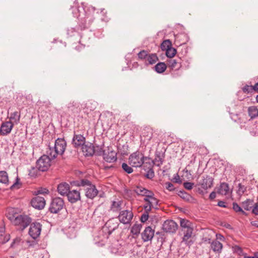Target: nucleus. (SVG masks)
Here are the masks:
<instances>
[{"mask_svg":"<svg viewBox=\"0 0 258 258\" xmlns=\"http://www.w3.org/2000/svg\"><path fill=\"white\" fill-rule=\"evenodd\" d=\"M75 6L71 7L72 13L75 17L78 19V29L83 30L88 28L93 22L95 9L90 7L86 10L83 7L77 6L76 3Z\"/></svg>","mask_w":258,"mask_h":258,"instance_id":"obj_1","label":"nucleus"},{"mask_svg":"<svg viewBox=\"0 0 258 258\" xmlns=\"http://www.w3.org/2000/svg\"><path fill=\"white\" fill-rule=\"evenodd\" d=\"M6 216L13 224L22 230L27 227L32 222L31 218L28 215L20 214L19 210L14 208L7 209Z\"/></svg>","mask_w":258,"mask_h":258,"instance_id":"obj_2","label":"nucleus"},{"mask_svg":"<svg viewBox=\"0 0 258 258\" xmlns=\"http://www.w3.org/2000/svg\"><path fill=\"white\" fill-rule=\"evenodd\" d=\"M67 143L64 139L62 138H57L53 146L48 145L46 153L49 155L52 159H55L57 155H62L66 150Z\"/></svg>","mask_w":258,"mask_h":258,"instance_id":"obj_3","label":"nucleus"},{"mask_svg":"<svg viewBox=\"0 0 258 258\" xmlns=\"http://www.w3.org/2000/svg\"><path fill=\"white\" fill-rule=\"evenodd\" d=\"M118 224L116 220L114 219L109 220L100 231V234L102 233L103 236V238H102L101 240L103 241L104 239H108L109 236L118 227Z\"/></svg>","mask_w":258,"mask_h":258,"instance_id":"obj_4","label":"nucleus"},{"mask_svg":"<svg viewBox=\"0 0 258 258\" xmlns=\"http://www.w3.org/2000/svg\"><path fill=\"white\" fill-rule=\"evenodd\" d=\"M147 159L143 153L137 151L132 153L129 157L128 162L129 164L135 167H140L144 163L145 160Z\"/></svg>","mask_w":258,"mask_h":258,"instance_id":"obj_5","label":"nucleus"},{"mask_svg":"<svg viewBox=\"0 0 258 258\" xmlns=\"http://www.w3.org/2000/svg\"><path fill=\"white\" fill-rule=\"evenodd\" d=\"M72 185H77L85 190L86 194H98V190L95 186L87 179H82L80 181H74L72 182Z\"/></svg>","mask_w":258,"mask_h":258,"instance_id":"obj_6","label":"nucleus"},{"mask_svg":"<svg viewBox=\"0 0 258 258\" xmlns=\"http://www.w3.org/2000/svg\"><path fill=\"white\" fill-rule=\"evenodd\" d=\"M51 159H52L47 154L42 155L37 161V168L41 171H47L50 167Z\"/></svg>","mask_w":258,"mask_h":258,"instance_id":"obj_7","label":"nucleus"},{"mask_svg":"<svg viewBox=\"0 0 258 258\" xmlns=\"http://www.w3.org/2000/svg\"><path fill=\"white\" fill-rule=\"evenodd\" d=\"M64 207L63 200L60 198H53L50 203L49 211L51 213H58Z\"/></svg>","mask_w":258,"mask_h":258,"instance_id":"obj_8","label":"nucleus"},{"mask_svg":"<svg viewBox=\"0 0 258 258\" xmlns=\"http://www.w3.org/2000/svg\"><path fill=\"white\" fill-rule=\"evenodd\" d=\"M74 186H77V185H72L71 182L70 186L66 182H62L57 185V191L58 194H80V190L73 188Z\"/></svg>","mask_w":258,"mask_h":258,"instance_id":"obj_9","label":"nucleus"},{"mask_svg":"<svg viewBox=\"0 0 258 258\" xmlns=\"http://www.w3.org/2000/svg\"><path fill=\"white\" fill-rule=\"evenodd\" d=\"M133 218V213L132 211L129 210H123L120 212L118 215L119 221L124 224H129Z\"/></svg>","mask_w":258,"mask_h":258,"instance_id":"obj_10","label":"nucleus"},{"mask_svg":"<svg viewBox=\"0 0 258 258\" xmlns=\"http://www.w3.org/2000/svg\"><path fill=\"white\" fill-rule=\"evenodd\" d=\"M214 179L209 175H203L202 179L198 182V185L204 189H207L212 187Z\"/></svg>","mask_w":258,"mask_h":258,"instance_id":"obj_11","label":"nucleus"},{"mask_svg":"<svg viewBox=\"0 0 258 258\" xmlns=\"http://www.w3.org/2000/svg\"><path fill=\"white\" fill-rule=\"evenodd\" d=\"M178 228V225L173 220L165 221L162 226L163 230L168 233H175Z\"/></svg>","mask_w":258,"mask_h":258,"instance_id":"obj_12","label":"nucleus"},{"mask_svg":"<svg viewBox=\"0 0 258 258\" xmlns=\"http://www.w3.org/2000/svg\"><path fill=\"white\" fill-rule=\"evenodd\" d=\"M41 225L38 222L33 223L30 225L29 234L33 239H36L40 234Z\"/></svg>","mask_w":258,"mask_h":258,"instance_id":"obj_13","label":"nucleus"},{"mask_svg":"<svg viewBox=\"0 0 258 258\" xmlns=\"http://www.w3.org/2000/svg\"><path fill=\"white\" fill-rule=\"evenodd\" d=\"M31 205L36 209L42 210L45 207V201L43 197H36L31 200Z\"/></svg>","mask_w":258,"mask_h":258,"instance_id":"obj_14","label":"nucleus"},{"mask_svg":"<svg viewBox=\"0 0 258 258\" xmlns=\"http://www.w3.org/2000/svg\"><path fill=\"white\" fill-rule=\"evenodd\" d=\"M146 197L144 199L145 201L147 202V204L144 206L150 207V210L151 208H154L156 209H158V205L159 200L153 197L154 195H146Z\"/></svg>","mask_w":258,"mask_h":258,"instance_id":"obj_15","label":"nucleus"},{"mask_svg":"<svg viewBox=\"0 0 258 258\" xmlns=\"http://www.w3.org/2000/svg\"><path fill=\"white\" fill-rule=\"evenodd\" d=\"M116 155L117 154L115 151L108 148L103 152V159L107 162L113 163L117 160Z\"/></svg>","mask_w":258,"mask_h":258,"instance_id":"obj_16","label":"nucleus"},{"mask_svg":"<svg viewBox=\"0 0 258 258\" xmlns=\"http://www.w3.org/2000/svg\"><path fill=\"white\" fill-rule=\"evenodd\" d=\"M255 91H258V83H256L254 86L245 85L244 86L241 88V91H239L237 92V95L238 96V99L240 100H243V98L239 96V95L242 93V92L249 94L252 93Z\"/></svg>","mask_w":258,"mask_h":258,"instance_id":"obj_17","label":"nucleus"},{"mask_svg":"<svg viewBox=\"0 0 258 258\" xmlns=\"http://www.w3.org/2000/svg\"><path fill=\"white\" fill-rule=\"evenodd\" d=\"M14 126V123L10 121L3 122L0 128V134L3 136L8 135L11 132Z\"/></svg>","mask_w":258,"mask_h":258,"instance_id":"obj_18","label":"nucleus"},{"mask_svg":"<svg viewBox=\"0 0 258 258\" xmlns=\"http://www.w3.org/2000/svg\"><path fill=\"white\" fill-rule=\"evenodd\" d=\"M85 143L86 139L83 135L74 134L72 140V144L75 148L82 147Z\"/></svg>","mask_w":258,"mask_h":258,"instance_id":"obj_19","label":"nucleus"},{"mask_svg":"<svg viewBox=\"0 0 258 258\" xmlns=\"http://www.w3.org/2000/svg\"><path fill=\"white\" fill-rule=\"evenodd\" d=\"M82 150L85 156H92L95 152V146L90 143H85L82 146Z\"/></svg>","mask_w":258,"mask_h":258,"instance_id":"obj_20","label":"nucleus"},{"mask_svg":"<svg viewBox=\"0 0 258 258\" xmlns=\"http://www.w3.org/2000/svg\"><path fill=\"white\" fill-rule=\"evenodd\" d=\"M154 235V230L150 227H146L142 233V238L145 242L151 240Z\"/></svg>","mask_w":258,"mask_h":258,"instance_id":"obj_21","label":"nucleus"},{"mask_svg":"<svg viewBox=\"0 0 258 258\" xmlns=\"http://www.w3.org/2000/svg\"><path fill=\"white\" fill-rule=\"evenodd\" d=\"M230 188L228 183L221 182L219 186H217L214 190L210 194H229Z\"/></svg>","mask_w":258,"mask_h":258,"instance_id":"obj_22","label":"nucleus"},{"mask_svg":"<svg viewBox=\"0 0 258 258\" xmlns=\"http://www.w3.org/2000/svg\"><path fill=\"white\" fill-rule=\"evenodd\" d=\"M123 201L120 199H114L111 202L110 210L113 212H118L121 209Z\"/></svg>","mask_w":258,"mask_h":258,"instance_id":"obj_23","label":"nucleus"},{"mask_svg":"<svg viewBox=\"0 0 258 258\" xmlns=\"http://www.w3.org/2000/svg\"><path fill=\"white\" fill-rule=\"evenodd\" d=\"M67 107L68 110L73 114H78L80 111L79 103L75 101H71Z\"/></svg>","mask_w":258,"mask_h":258,"instance_id":"obj_24","label":"nucleus"},{"mask_svg":"<svg viewBox=\"0 0 258 258\" xmlns=\"http://www.w3.org/2000/svg\"><path fill=\"white\" fill-rule=\"evenodd\" d=\"M153 138V132L151 130L148 128L144 130L142 133V140L146 144H149Z\"/></svg>","mask_w":258,"mask_h":258,"instance_id":"obj_25","label":"nucleus"},{"mask_svg":"<svg viewBox=\"0 0 258 258\" xmlns=\"http://www.w3.org/2000/svg\"><path fill=\"white\" fill-rule=\"evenodd\" d=\"M21 113L20 111H15L12 112L10 114L9 117L10 121L12 122L14 124H18L20 120Z\"/></svg>","mask_w":258,"mask_h":258,"instance_id":"obj_26","label":"nucleus"},{"mask_svg":"<svg viewBox=\"0 0 258 258\" xmlns=\"http://www.w3.org/2000/svg\"><path fill=\"white\" fill-rule=\"evenodd\" d=\"M211 249L216 253H220L223 248L222 244L219 241L215 240L211 243Z\"/></svg>","mask_w":258,"mask_h":258,"instance_id":"obj_27","label":"nucleus"},{"mask_svg":"<svg viewBox=\"0 0 258 258\" xmlns=\"http://www.w3.org/2000/svg\"><path fill=\"white\" fill-rule=\"evenodd\" d=\"M180 198L185 202L189 203H197L198 199L196 195H179Z\"/></svg>","mask_w":258,"mask_h":258,"instance_id":"obj_28","label":"nucleus"},{"mask_svg":"<svg viewBox=\"0 0 258 258\" xmlns=\"http://www.w3.org/2000/svg\"><path fill=\"white\" fill-rule=\"evenodd\" d=\"M10 239V234L5 233V228L4 227H0V243L4 244Z\"/></svg>","mask_w":258,"mask_h":258,"instance_id":"obj_29","label":"nucleus"},{"mask_svg":"<svg viewBox=\"0 0 258 258\" xmlns=\"http://www.w3.org/2000/svg\"><path fill=\"white\" fill-rule=\"evenodd\" d=\"M193 228L192 227H189L185 229H182L183 232L182 241L186 243L188 240L191 237L192 233Z\"/></svg>","mask_w":258,"mask_h":258,"instance_id":"obj_30","label":"nucleus"},{"mask_svg":"<svg viewBox=\"0 0 258 258\" xmlns=\"http://www.w3.org/2000/svg\"><path fill=\"white\" fill-rule=\"evenodd\" d=\"M168 67L172 70L177 71L181 67L180 62L175 59H170L168 61Z\"/></svg>","mask_w":258,"mask_h":258,"instance_id":"obj_31","label":"nucleus"},{"mask_svg":"<svg viewBox=\"0 0 258 258\" xmlns=\"http://www.w3.org/2000/svg\"><path fill=\"white\" fill-rule=\"evenodd\" d=\"M167 68L166 64L163 62H158L154 67L155 71L159 74L165 72Z\"/></svg>","mask_w":258,"mask_h":258,"instance_id":"obj_32","label":"nucleus"},{"mask_svg":"<svg viewBox=\"0 0 258 258\" xmlns=\"http://www.w3.org/2000/svg\"><path fill=\"white\" fill-rule=\"evenodd\" d=\"M0 183L9 184L8 174L6 171H0Z\"/></svg>","mask_w":258,"mask_h":258,"instance_id":"obj_33","label":"nucleus"},{"mask_svg":"<svg viewBox=\"0 0 258 258\" xmlns=\"http://www.w3.org/2000/svg\"><path fill=\"white\" fill-rule=\"evenodd\" d=\"M248 112L251 119L254 118L258 116V109L256 106L249 107Z\"/></svg>","mask_w":258,"mask_h":258,"instance_id":"obj_34","label":"nucleus"},{"mask_svg":"<svg viewBox=\"0 0 258 258\" xmlns=\"http://www.w3.org/2000/svg\"><path fill=\"white\" fill-rule=\"evenodd\" d=\"M145 212L142 215L140 220L142 222L144 223L147 221L149 218V212L151 211L150 207L144 206Z\"/></svg>","mask_w":258,"mask_h":258,"instance_id":"obj_35","label":"nucleus"},{"mask_svg":"<svg viewBox=\"0 0 258 258\" xmlns=\"http://www.w3.org/2000/svg\"><path fill=\"white\" fill-rule=\"evenodd\" d=\"M158 60V58L157 55L155 53L149 54L147 59L148 63L150 64H153L156 63Z\"/></svg>","mask_w":258,"mask_h":258,"instance_id":"obj_36","label":"nucleus"},{"mask_svg":"<svg viewBox=\"0 0 258 258\" xmlns=\"http://www.w3.org/2000/svg\"><path fill=\"white\" fill-rule=\"evenodd\" d=\"M69 202L72 203H76L77 201L80 200V195H66Z\"/></svg>","mask_w":258,"mask_h":258,"instance_id":"obj_37","label":"nucleus"},{"mask_svg":"<svg viewBox=\"0 0 258 258\" xmlns=\"http://www.w3.org/2000/svg\"><path fill=\"white\" fill-rule=\"evenodd\" d=\"M97 106V102L93 100H89L86 103V107L90 111L95 109Z\"/></svg>","mask_w":258,"mask_h":258,"instance_id":"obj_38","label":"nucleus"},{"mask_svg":"<svg viewBox=\"0 0 258 258\" xmlns=\"http://www.w3.org/2000/svg\"><path fill=\"white\" fill-rule=\"evenodd\" d=\"M176 53V50L174 48L171 46L169 48L166 50V55L169 58H172Z\"/></svg>","mask_w":258,"mask_h":258,"instance_id":"obj_39","label":"nucleus"},{"mask_svg":"<svg viewBox=\"0 0 258 258\" xmlns=\"http://www.w3.org/2000/svg\"><path fill=\"white\" fill-rule=\"evenodd\" d=\"M172 46L171 42L169 40H165L163 41L161 44V49L163 51H166L167 49Z\"/></svg>","mask_w":258,"mask_h":258,"instance_id":"obj_40","label":"nucleus"},{"mask_svg":"<svg viewBox=\"0 0 258 258\" xmlns=\"http://www.w3.org/2000/svg\"><path fill=\"white\" fill-rule=\"evenodd\" d=\"M180 226L182 229L192 227L191 223L186 219H182L180 220Z\"/></svg>","mask_w":258,"mask_h":258,"instance_id":"obj_41","label":"nucleus"},{"mask_svg":"<svg viewBox=\"0 0 258 258\" xmlns=\"http://www.w3.org/2000/svg\"><path fill=\"white\" fill-rule=\"evenodd\" d=\"M135 194H138L141 192H143V194H152V192L146 189L144 187L142 186H137L136 188L134 189Z\"/></svg>","mask_w":258,"mask_h":258,"instance_id":"obj_42","label":"nucleus"},{"mask_svg":"<svg viewBox=\"0 0 258 258\" xmlns=\"http://www.w3.org/2000/svg\"><path fill=\"white\" fill-rule=\"evenodd\" d=\"M142 226L140 224L134 225L131 229V232L134 235H138L140 233Z\"/></svg>","mask_w":258,"mask_h":258,"instance_id":"obj_43","label":"nucleus"},{"mask_svg":"<svg viewBox=\"0 0 258 258\" xmlns=\"http://www.w3.org/2000/svg\"><path fill=\"white\" fill-rule=\"evenodd\" d=\"M21 183L20 182V178L17 176L15 182L10 186L11 189H19L21 187Z\"/></svg>","mask_w":258,"mask_h":258,"instance_id":"obj_44","label":"nucleus"},{"mask_svg":"<svg viewBox=\"0 0 258 258\" xmlns=\"http://www.w3.org/2000/svg\"><path fill=\"white\" fill-rule=\"evenodd\" d=\"M149 54H148V52L146 50H142L138 54V57L141 59H145L147 60V59L148 58V55Z\"/></svg>","mask_w":258,"mask_h":258,"instance_id":"obj_45","label":"nucleus"},{"mask_svg":"<svg viewBox=\"0 0 258 258\" xmlns=\"http://www.w3.org/2000/svg\"><path fill=\"white\" fill-rule=\"evenodd\" d=\"M121 166L123 170L128 174L133 172V169L132 168L129 166L126 163H123Z\"/></svg>","mask_w":258,"mask_h":258,"instance_id":"obj_46","label":"nucleus"},{"mask_svg":"<svg viewBox=\"0 0 258 258\" xmlns=\"http://www.w3.org/2000/svg\"><path fill=\"white\" fill-rule=\"evenodd\" d=\"M233 209L236 212H241L242 214H245V212L242 209V208L236 203H233Z\"/></svg>","mask_w":258,"mask_h":258,"instance_id":"obj_47","label":"nucleus"},{"mask_svg":"<svg viewBox=\"0 0 258 258\" xmlns=\"http://www.w3.org/2000/svg\"><path fill=\"white\" fill-rule=\"evenodd\" d=\"M246 187L244 185H242V183H239L237 186V194H243L246 191Z\"/></svg>","mask_w":258,"mask_h":258,"instance_id":"obj_48","label":"nucleus"},{"mask_svg":"<svg viewBox=\"0 0 258 258\" xmlns=\"http://www.w3.org/2000/svg\"><path fill=\"white\" fill-rule=\"evenodd\" d=\"M163 162V159L160 156H157L155 159V164L159 167Z\"/></svg>","mask_w":258,"mask_h":258,"instance_id":"obj_49","label":"nucleus"},{"mask_svg":"<svg viewBox=\"0 0 258 258\" xmlns=\"http://www.w3.org/2000/svg\"><path fill=\"white\" fill-rule=\"evenodd\" d=\"M155 174L154 171L152 168H150L148 171L147 172L145 176L147 178L152 179L154 177Z\"/></svg>","mask_w":258,"mask_h":258,"instance_id":"obj_50","label":"nucleus"},{"mask_svg":"<svg viewBox=\"0 0 258 258\" xmlns=\"http://www.w3.org/2000/svg\"><path fill=\"white\" fill-rule=\"evenodd\" d=\"M49 190L45 188L39 187L38 189L34 191L33 194H49Z\"/></svg>","mask_w":258,"mask_h":258,"instance_id":"obj_51","label":"nucleus"},{"mask_svg":"<svg viewBox=\"0 0 258 258\" xmlns=\"http://www.w3.org/2000/svg\"><path fill=\"white\" fill-rule=\"evenodd\" d=\"M250 133L253 136H255L256 135L257 132V125L255 124H253L250 126Z\"/></svg>","mask_w":258,"mask_h":258,"instance_id":"obj_52","label":"nucleus"},{"mask_svg":"<svg viewBox=\"0 0 258 258\" xmlns=\"http://www.w3.org/2000/svg\"><path fill=\"white\" fill-rule=\"evenodd\" d=\"M95 152L94 154H95L96 155L100 156L103 155V152L105 150H103L102 148L101 147H100L99 146H97L95 147Z\"/></svg>","mask_w":258,"mask_h":258,"instance_id":"obj_53","label":"nucleus"},{"mask_svg":"<svg viewBox=\"0 0 258 258\" xmlns=\"http://www.w3.org/2000/svg\"><path fill=\"white\" fill-rule=\"evenodd\" d=\"M172 180L174 183H178V184H180L182 183V180L181 179V178H180V176H179V175L177 173L173 175Z\"/></svg>","mask_w":258,"mask_h":258,"instance_id":"obj_54","label":"nucleus"},{"mask_svg":"<svg viewBox=\"0 0 258 258\" xmlns=\"http://www.w3.org/2000/svg\"><path fill=\"white\" fill-rule=\"evenodd\" d=\"M183 187L187 190L191 189L194 185V183L190 182H184L183 184Z\"/></svg>","mask_w":258,"mask_h":258,"instance_id":"obj_55","label":"nucleus"},{"mask_svg":"<svg viewBox=\"0 0 258 258\" xmlns=\"http://www.w3.org/2000/svg\"><path fill=\"white\" fill-rule=\"evenodd\" d=\"M21 239L19 237H17L13 240V242L11 245V247H14L18 245L21 242Z\"/></svg>","mask_w":258,"mask_h":258,"instance_id":"obj_56","label":"nucleus"},{"mask_svg":"<svg viewBox=\"0 0 258 258\" xmlns=\"http://www.w3.org/2000/svg\"><path fill=\"white\" fill-rule=\"evenodd\" d=\"M165 187L166 189H167L169 191H172L174 190V187L173 184L171 182H168L165 183Z\"/></svg>","mask_w":258,"mask_h":258,"instance_id":"obj_57","label":"nucleus"},{"mask_svg":"<svg viewBox=\"0 0 258 258\" xmlns=\"http://www.w3.org/2000/svg\"><path fill=\"white\" fill-rule=\"evenodd\" d=\"M250 202L249 201H248L243 203V207L245 210H249L251 208L252 204H250V206L249 205V204H247L248 203Z\"/></svg>","mask_w":258,"mask_h":258,"instance_id":"obj_58","label":"nucleus"},{"mask_svg":"<svg viewBox=\"0 0 258 258\" xmlns=\"http://www.w3.org/2000/svg\"><path fill=\"white\" fill-rule=\"evenodd\" d=\"M77 31L75 28H71L68 30V34L70 36L74 35V33Z\"/></svg>","mask_w":258,"mask_h":258,"instance_id":"obj_59","label":"nucleus"},{"mask_svg":"<svg viewBox=\"0 0 258 258\" xmlns=\"http://www.w3.org/2000/svg\"><path fill=\"white\" fill-rule=\"evenodd\" d=\"M252 213L255 215H258V203H255L254 208L252 210Z\"/></svg>","mask_w":258,"mask_h":258,"instance_id":"obj_60","label":"nucleus"},{"mask_svg":"<svg viewBox=\"0 0 258 258\" xmlns=\"http://www.w3.org/2000/svg\"><path fill=\"white\" fill-rule=\"evenodd\" d=\"M218 206H219V207H223V208L227 207V204L225 202H224V201H220L218 202Z\"/></svg>","mask_w":258,"mask_h":258,"instance_id":"obj_61","label":"nucleus"},{"mask_svg":"<svg viewBox=\"0 0 258 258\" xmlns=\"http://www.w3.org/2000/svg\"><path fill=\"white\" fill-rule=\"evenodd\" d=\"M244 258H258V253L255 252L254 256H247L245 254L244 255Z\"/></svg>","mask_w":258,"mask_h":258,"instance_id":"obj_62","label":"nucleus"},{"mask_svg":"<svg viewBox=\"0 0 258 258\" xmlns=\"http://www.w3.org/2000/svg\"><path fill=\"white\" fill-rule=\"evenodd\" d=\"M43 103L45 104V106L47 107H49L51 104V102L49 101H44Z\"/></svg>","mask_w":258,"mask_h":258,"instance_id":"obj_63","label":"nucleus"},{"mask_svg":"<svg viewBox=\"0 0 258 258\" xmlns=\"http://www.w3.org/2000/svg\"><path fill=\"white\" fill-rule=\"evenodd\" d=\"M251 225H253V226H256V227H258V224H257V222H256V221H252V222H251Z\"/></svg>","mask_w":258,"mask_h":258,"instance_id":"obj_64","label":"nucleus"}]
</instances>
